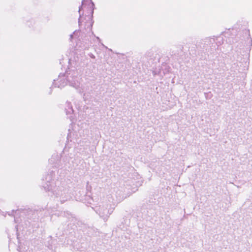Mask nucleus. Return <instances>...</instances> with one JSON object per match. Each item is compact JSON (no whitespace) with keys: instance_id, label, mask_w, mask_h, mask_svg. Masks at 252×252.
Masks as SVG:
<instances>
[{"instance_id":"f257e3e1","label":"nucleus","mask_w":252,"mask_h":252,"mask_svg":"<svg viewBox=\"0 0 252 252\" xmlns=\"http://www.w3.org/2000/svg\"><path fill=\"white\" fill-rule=\"evenodd\" d=\"M94 5L91 0H83L79 9L80 16H92Z\"/></svg>"}]
</instances>
